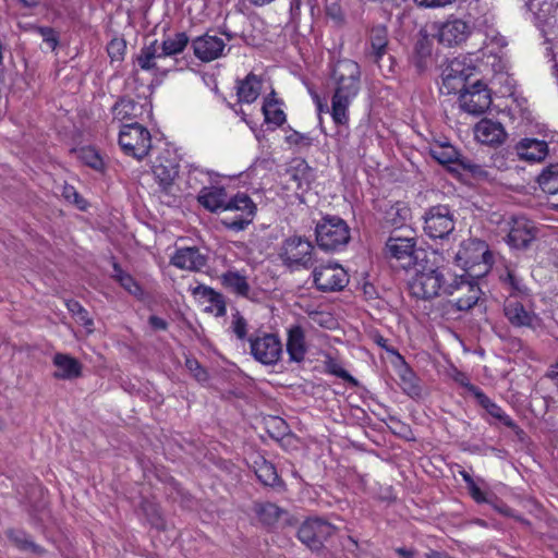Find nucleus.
Returning <instances> with one entry per match:
<instances>
[{
	"label": "nucleus",
	"instance_id": "nucleus-1",
	"mask_svg": "<svg viewBox=\"0 0 558 558\" xmlns=\"http://www.w3.org/2000/svg\"><path fill=\"white\" fill-rule=\"evenodd\" d=\"M360 64L350 59H341L333 63L330 80L335 85L331 97L330 114L337 125L349 122V107L361 89Z\"/></svg>",
	"mask_w": 558,
	"mask_h": 558
},
{
	"label": "nucleus",
	"instance_id": "nucleus-2",
	"mask_svg": "<svg viewBox=\"0 0 558 558\" xmlns=\"http://www.w3.org/2000/svg\"><path fill=\"white\" fill-rule=\"evenodd\" d=\"M493 263V255L485 241L466 239L461 242L454 255V264L464 270L463 275L478 278L487 272Z\"/></svg>",
	"mask_w": 558,
	"mask_h": 558
},
{
	"label": "nucleus",
	"instance_id": "nucleus-3",
	"mask_svg": "<svg viewBox=\"0 0 558 558\" xmlns=\"http://www.w3.org/2000/svg\"><path fill=\"white\" fill-rule=\"evenodd\" d=\"M445 294H457L453 306L460 312H468L474 307L482 313L487 310L485 293L480 288L476 278L468 275L454 276L452 281L446 286Z\"/></svg>",
	"mask_w": 558,
	"mask_h": 558
},
{
	"label": "nucleus",
	"instance_id": "nucleus-4",
	"mask_svg": "<svg viewBox=\"0 0 558 558\" xmlns=\"http://www.w3.org/2000/svg\"><path fill=\"white\" fill-rule=\"evenodd\" d=\"M316 242L325 252L342 251L350 242V228L345 220L338 216L326 215L315 227Z\"/></svg>",
	"mask_w": 558,
	"mask_h": 558
},
{
	"label": "nucleus",
	"instance_id": "nucleus-5",
	"mask_svg": "<svg viewBox=\"0 0 558 558\" xmlns=\"http://www.w3.org/2000/svg\"><path fill=\"white\" fill-rule=\"evenodd\" d=\"M278 256L290 271L310 269L315 264V247L306 238L292 235L282 241Z\"/></svg>",
	"mask_w": 558,
	"mask_h": 558
},
{
	"label": "nucleus",
	"instance_id": "nucleus-6",
	"mask_svg": "<svg viewBox=\"0 0 558 558\" xmlns=\"http://www.w3.org/2000/svg\"><path fill=\"white\" fill-rule=\"evenodd\" d=\"M422 219L424 234L432 240L448 239L456 229V210L446 204L428 207Z\"/></svg>",
	"mask_w": 558,
	"mask_h": 558
},
{
	"label": "nucleus",
	"instance_id": "nucleus-7",
	"mask_svg": "<svg viewBox=\"0 0 558 558\" xmlns=\"http://www.w3.org/2000/svg\"><path fill=\"white\" fill-rule=\"evenodd\" d=\"M476 72V66L465 56L447 59L441 72L442 85L448 94H457L471 83Z\"/></svg>",
	"mask_w": 558,
	"mask_h": 558
},
{
	"label": "nucleus",
	"instance_id": "nucleus-8",
	"mask_svg": "<svg viewBox=\"0 0 558 558\" xmlns=\"http://www.w3.org/2000/svg\"><path fill=\"white\" fill-rule=\"evenodd\" d=\"M119 145L126 155L141 160L150 150L151 136L149 131L138 122L125 123L119 132Z\"/></svg>",
	"mask_w": 558,
	"mask_h": 558
},
{
	"label": "nucleus",
	"instance_id": "nucleus-9",
	"mask_svg": "<svg viewBox=\"0 0 558 558\" xmlns=\"http://www.w3.org/2000/svg\"><path fill=\"white\" fill-rule=\"evenodd\" d=\"M197 201L211 213L251 206V197L247 194L239 192L229 198L226 189L222 186H204L197 196Z\"/></svg>",
	"mask_w": 558,
	"mask_h": 558
},
{
	"label": "nucleus",
	"instance_id": "nucleus-10",
	"mask_svg": "<svg viewBox=\"0 0 558 558\" xmlns=\"http://www.w3.org/2000/svg\"><path fill=\"white\" fill-rule=\"evenodd\" d=\"M337 531V527L327 520L314 517L306 519L298 529L296 536L312 551L319 553L325 547V542Z\"/></svg>",
	"mask_w": 558,
	"mask_h": 558
},
{
	"label": "nucleus",
	"instance_id": "nucleus-11",
	"mask_svg": "<svg viewBox=\"0 0 558 558\" xmlns=\"http://www.w3.org/2000/svg\"><path fill=\"white\" fill-rule=\"evenodd\" d=\"M250 342V353L263 365H276L282 355V343L275 333L259 331L247 338Z\"/></svg>",
	"mask_w": 558,
	"mask_h": 558
},
{
	"label": "nucleus",
	"instance_id": "nucleus-12",
	"mask_svg": "<svg viewBox=\"0 0 558 558\" xmlns=\"http://www.w3.org/2000/svg\"><path fill=\"white\" fill-rule=\"evenodd\" d=\"M504 314L514 328H526L536 331L543 325L542 318L531 308L527 302L513 296L506 299Z\"/></svg>",
	"mask_w": 558,
	"mask_h": 558
},
{
	"label": "nucleus",
	"instance_id": "nucleus-13",
	"mask_svg": "<svg viewBox=\"0 0 558 558\" xmlns=\"http://www.w3.org/2000/svg\"><path fill=\"white\" fill-rule=\"evenodd\" d=\"M461 108L471 114H483L492 105V96L487 86L478 78L458 92Z\"/></svg>",
	"mask_w": 558,
	"mask_h": 558
},
{
	"label": "nucleus",
	"instance_id": "nucleus-14",
	"mask_svg": "<svg viewBox=\"0 0 558 558\" xmlns=\"http://www.w3.org/2000/svg\"><path fill=\"white\" fill-rule=\"evenodd\" d=\"M313 281L320 292L341 291L349 283V275L339 264H327L314 268Z\"/></svg>",
	"mask_w": 558,
	"mask_h": 558
},
{
	"label": "nucleus",
	"instance_id": "nucleus-15",
	"mask_svg": "<svg viewBox=\"0 0 558 558\" xmlns=\"http://www.w3.org/2000/svg\"><path fill=\"white\" fill-rule=\"evenodd\" d=\"M365 56L376 63L379 68L384 57L388 56L389 65L388 71L395 72V58L389 54V35L388 28L385 25L373 26L369 31Z\"/></svg>",
	"mask_w": 558,
	"mask_h": 558
},
{
	"label": "nucleus",
	"instance_id": "nucleus-16",
	"mask_svg": "<svg viewBox=\"0 0 558 558\" xmlns=\"http://www.w3.org/2000/svg\"><path fill=\"white\" fill-rule=\"evenodd\" d=\"M446 283L442 271L434 274L414 275L409 282L411 294L420 300H432L445 293Z\"/></svg>",
	"mask_w": 558,
	"mask_h": 558
},
{
	"label": "nucleus",
	"instance_id": "nucleus-17",
	"mask_svg": "<svg viewBox=\"0 0 558 558\" xmlns=\"http://www.w3.org/2000/svg\"><path fill=\"white\" fill-rule=\"evenodd\" d=\"M472 33V26L463 19L450 15L437 27L438 41L447 47L459 46L464 43Z\"/></svg>",
	"mask_w": 558,
	"mask_h": 558
},
{
	"label": "nucleus",
	"instance_id": "nucleus-18",
	"mask_svg": "<svg viewBox=\"0 0 558 558\" xmlns=\"http://www.w3.org/2000/svg\"><path fill=\"white\" fill-rule=\"evenodd\" d=\"M421 247H416L414 238H401L390 235L386 242V254L396 259L403 269H409L413 265L414 255Z\"/></svg>",
	"mask_w": 558,
	"mask_h": 558
},
{
	"label": "nucleus",
	"instance_id": "nucleus-19",
	"mask_svg": "<svg viewBox=\"0 0 558 558\" xmlns=\"http://www.w3.org/2000/svg\"><path fill=\"white\" fill-rule=\"evenodd\" d=\"M513 151L520 160L535 163L546 159L548 143L535 137H523L513 145Z\"/></svg>",
	"mask_w": 558,
	"mask_h": 558
},
{
	"label": "nucleus",
	"instance_id": "nucleus-20",
	"mask_svg": "<svg viewBox=\"0 0 558 558\" xmlns=\"http://www.w3.org/2000/svg\"><path fill=\"white\" fill-rule=\"evenodd\" d=\"M252 510L260 525L269 531L275 530L281 519L290 522L289 512L270 501H254Z\"/></svg>",
	"mask_w": 558,
	"mask_h": 558
},
{
	"label": "nucleus",
	"instance_id": "nucleus-21",
	"mask_svg": "<svg viewBox=\"0 0 558 558\" xmlns=\"http://www.w3.org/2000/svg\"><path fill=\"white\" fill-rule=\"evenodd\" d=\"M192 47L197 59L209 62L222 56L226 44L222 38L206 33L196 37L192 41Z\"/></svg>",
	"mask_w": 558,
	"mask_h": 558
},
{
	"label": "nucleus",
	"instance_id": "nucleus-22",
	"mask_svg": "<svg viewBox=\"0 0 558 558\" xmlns=\"http://www.w3.org/2000/svg\"><path fill=\"white\" fill-rule=\"evenodd\" d=\"M474 134L478 142L489 146L500 145L507 137L504 125L489 119H483L477 122Z\"/></svg>",
	"mask_w": 558,
	"mask_h": 558
},
{
	"label": "nucleus",
	"instance_id": "nucleus-23",
	"mask_svg": "<svg viewBox=\"0 0 558 558\" xmlns=\"http://www.w3.org/2000/svg\"><path fill=\"white\" fill-rule=\"evenodd\" d=\"M206 257L199 253L197 247H183L177 250L171 257V265L190 271H198L206 265Z\"/></svg>",
	"mask_w": 558,
	"mask_h": 558
},
{
	"label": "nucleus",
	"instance_id": "nucleus-24",
	"mask_svg": "<svg viewBox=\"0 0 558 558\" xmlns=\"http://www.w3.org/2000/svg\"><path fill=\"white\" fill-rule=\"evenodd\" d=\"M286 175L288 177L287 182L293 183L295 190H300L302 192L310 189L313 180L312 168L304 159H298L290 165L286 170Z\"/></svg>",
	"mask_w": 558,
	"mask_h": 558
},
{
	"label": "nucleus",
	"instance_id": "nucleus-25",
	"mask_svg": "<svg viewBox=\"0 0 558 558\" xmlns=\"http://www.w3.org/2000/svg\"><path fill=\"white\" fill-rule=\"evenodd\" d=\"M429 154L438 163L447 166L450 171H459L460 161L464 159L456 147L449 143L435 144L430 147Z\"/></svg>",
	"mask_w": 558,
	"mask_h": 558
},
{
	"label": "nucleus",
	"instance_id": "nucleus-26",
	"mask_svg": "<svg viewBox=\"0 0 558 558\" xmlns=\"http://www.w3.org/2000/svg\"><path fill=\"white\" fill-rule=\"evenodd\" d=\"M53 365L57 367L53 373V377L57 379H74L82 375V364L69 354L56 353Z\"/></svg>",
	"mask_w": 558,
	"mask_h": 558
},
{
	"label": "nucleus",
	"instance_id": "nucleus-27",
	"mask_svg": "<svg viewBox=\"0 0 558 558\" xmlns=\"http://www.w3.org/2000/svg\"><path fill=\"white\" fill-rule=\"evenodd\" d=\"M143 112V107L135 100L126 97L120 98L112 107V123L116 121L125 123L136 122L135 119Z\"/></svg>",
	"mask_w": 558,
	"mask_h": 558
},
{
	"label": "nucleus",
	"instance_id": "nucleus-28",
	"mask_svg": "<svg viewBox=\"0 0 558 558\" xmlns=\"http://www.w3.org/2000/svg\"><path fill=\"white\" fill-rule=\"evenodd\" d=\"M305 333L301 326H292L288 330L287 352L290 361L302 362L306 354Z\"/></svg>",
	"mask_w": 558,
	"mask_h": 558
},
{
	"label": "nucleus",
	"instance_id": "nucleus-29",
	"mask_svg": "<svg viewBox=\"0 0 558 558\" xmlns=\"http://www.w3.org/2000/svg\"><path fill=\"white\" fill-rule=\"evenodd\" d=\"M162 59L165 58L160 53L158 41L156 39L153 40L149 45H145L136 57L137 64L142 70L155 72L162 71L165 73L167 70H163L158 64V61Z\"/></svg>",
	"mask_w": 558,
	"mask_h": 558
},
{
	"label": "nucleus",
	"instance_id": "nucleus-30",
	"mask_svg": "<svg viewBox=\"0 0 558 558\" xmlns=\"http://www.w3.org/2000/svg\"><path fill=\"white\" fill-rule=\"evenodd\" d=\"M412 267L415 270L414 275H425L442 271L440 266V256L437 252H427L424 248H420L414 255Z\"/></svg>",
	"mask_w": 558,
	"mask_h": 558
},
{
	"label": "nucleus",
	"instance_id": "nucleus-31",
	"mask_svg": "<svg viewBox=\"0 0 558 558\" xmlns=\"http://www.w3.org/2000/svg\"><path fill=\"white\" fill-rule=\"evenodd\" d=\"M178 173L179 166L173 162H169L168 165L160 162L154 166V175L159 183L160 192L165 196L172 195L171 190Z\"/></svg>",
	"mask_w": 558,
	"mask_h": 558
},
{
	"label": "nucleus",
	"instance_id": "nucleus-32",
	"mask_svg": "<svg viewBox=\"0 0 558 558\" xmlns=\"http://www.w3.org/2000/svg\"><path fill=\"white\" fill-rule=\"evenodd\" d=\"M262 89V81L253 73L246 75L244 80L238 81L236 95L240 102H254Z\"/></svg>",
	"mask_w": 558,
	"mask_h": 558
},
{
	"label": "nucleus",
	"instance_id": "nucleus-33",
	"mask_svg": "<svg viewBox=\"0 0 558 558\" xmlns=\"http://www.w3.org/2000/svg\"><path fill=\"white\" fill-rule=\"evenodd\" d=\"M191 291L194 296H197L210 303L215 307L217 317H222L226 315L227 305L225 296L220 292H217L213 288L205 284H198Z\"/></svg>",
	"mask_w": 558,
	"mask_h": 558
},
{
	"label": "nucleus",
	"instance_id": "nucleus-34",
	"mask_svg": "<svg viewBox=\"0 0 558 558\" xmlns=\"http://www.w3.org/2000/svg\"><path fill=\"white\" fill-rule=\"evenodd\" d=\"M508 244L517 250L526 248L535 239L533 228L525 223L517 222L509 231L507 236Z\"/></svg>",
	"mask_w": 558,
	"mask_h": 558
},
{
	"label": "nucleus",
	"instance_id": "nucleus-35",
	"mask_svg": "<svg viewBox=\"0 0 558 558\" xmlns=\"http://www.w3.org/2000/svg\"><path fill=\"white\" fill-rule=\"evenodd\" d=\"M113 272L111 278L116 280L125 291L137 299H142L144 295V291L140 283L133 278V276L126 271H124L121 265L113 260L112 262Z\"/></svg>",
	"mask_w": 558,
	"mask_h": 558
},
{
	"label": "nucleus",
	"instance_id": "nucleus-36",
	"mask_svg": "<svg viewBox=\"0 0 558 558\" xmlns=\"http://www.w3.org/2000/svg\"><path fill=\"white\" fill-rule=\"evenodd\" d=\"M221 284L229 291L236 295L248 298L251 287L246 280V277L241 275L239 271L228 270L220 277Z\"/></svg>",
	"mask_w": 558,
	"mask_h": 558
},
{
	"label": "nucleus",
	"instance_id": "nucleus-37",
	"mask_svg": "<svg viewBox=\"0 0 558 558\" xmlns=\"http://www.w3.org/2000/svg\"><path fill=\"white\" fill-rule=\"evenodd\" d=\"M231 211H241L239 216H235L230 219H223L222 225L232 231H242L247 228V226L253 221V218L256 214V205L251 199V206L246 208H232Z\"/></svg>",
	"mask_w": 558,
	"mask_h": 558
},
{
	"label": "nucleus",
	"instance_id": "nucleus-38",
	"mask_svg": "<svg viewBox=\"0 0 558 558\" xmlns=\"http://www.w3.org/2000/svg\"><path fill=\"white\" fill-rule=\"evenodd\" d=\"M189 41V36L184 32L177 33L173 37H168L162 41L161 46H159L160 53L165 59L177 56L183 52Z\"/></svg>",
	"mask_w": 558,
	"mask_h": 558
},
{
	"label": "nucleus",
	"instance_id": "nucleus-39",
	"mask_svg": "<svg viewBox=\"0 0 558 558\" xmlns=\"http://www.w3.org/2000/svg\"><path fill=\"white\" fill-rule=\"evenodd\" d=\"M537 183L547 194L558 193V162L550 163L537 177Z\"/></svg>",
	"mask_w": 558,
	"mask_h": 558
},
{
	"label": "nucleus",
	"instance_id": "nucleus-40",
	"mask_svg": "<svg viewBox=\"0 0 558 558\" xmlns=\"http://www.w3.org/2000/svg\"><path fill=\"white\" fill-rule=\"evenodd\" d=\"M256 465L255 474L262 484L271 487L280 484L281 480L271 462L262 458L260 462H256Z\"/></svg>",
	"mask_w": 558,
	"mask_h": 558
},
{
	"label": "nucleus",
	"instance_id": "nucleus-41",
	"mask_svg": "<svg viewBox=\"0 0 558 558\" xmlns=\"http://www.w3.org/2000/svg\"><path fill=\"white\" fill-rule=\"evenodd\" d=\"M9 539L23 551H31L35 555H41L45 550L39 545L35 544L31 537L20 530H10L7 533Z\"/></svg>",
	"mask_w": 558,
	"mask_h": 558
},
{
	"label": "nucleus",
	"instance_id": "nucleus-42",
	"mask_svg": "<svg viewBox=\"0 0 558 558\" xmlns=\"http://www.w3.org/2000/svg\"><path fill=\"white\" fill-rule=\"evenodd\" d=\"M432 43L428 38L423 37L415 43L414 46V65L422 72L427 69L432 57Z\"/></svg>",
	"mask_w": 558,
	"mask_h": 558
},
{
	"label": "nucleus",
	"instance_id": "nucleus-43",
	"mask_svg": "<svg viewBox=\"0 0 558 558\" xmlns=\"http://www.w3.org/2000/svg\"><path fill=\"white\" fill-rule=\"evenodd\" d=\"M410 217V208L401 203L390 206L385 213L386 225L392 228H401Z\"/></svg>",
	"mask_w": 558,
	"mask_h": 558
},
{
	"label": "nucleus",
	"instance_id": "nucleus-44",
	"mask_svg": "<svg viewBox=\"0 0 558 558\" xmlns=\"http://www.w3.org/2000/svg\"><path fill=\"white\" fill-rule=\"evenodd\" d=\"M465 389L476 399L477 403L484 408L489 415L496 417L502 409L495 403L492 399H489L484 391L477 386L468 383L465 384Z\"/></svg>",
	"mask_w": 558,
	"mask_h": 558
},
{
	"label": "nucleus",
	"instance_id": "nucleus-45",
	"mask_svg": "<svg viewBox=\"0 0 558 558\" xmlns=\"http://www.w3.org/2000/svg\"><path fill=\"white\" fill-rule=\"evenodd\" d=\"M501 280L505 286L510 290V294L508 298H517L527 295V287L523 283V280L510 269H507L505 276H501Z\"/></svg>",
	"mask_w": 558,
	"mask_h": 558
},
{
	"label": "nucleus",
	"instance_id": "nucleus-46",
	"mask_svg": "<svg viewBox=\"0 0 558 558\" xmlns=\"http://www.w3.org/2000/svg\"><path fill=\"white\" fill-rule=\"evenodd\" d=\"M278 102L279 100H264L262 111L267 123L281 126L286 122V113L276 107Z\"/></svg>",
	"mask_w": 558,
	"mask_h": 558
},
{
	"label": "nucleus",
	"instance_id": "nucleus-47",
	"mask_svg": "<svg viewBox=\"0 0 558 558\" xmlns=\"http://www.w3.org/2000/svg\"><path fill=\"white\" fill-rule=\"evenodd\" d=\"M459 170H463L469 173L473 179L478 181H490L493 180L492 172L486 168L482 167L473 162L471 159L464 157L463 160L460 161Z\"/></svg>",
	"mask_w": 558,
	"mask_h": 558
},
{
	"label": "nucleus",
	"instance_id": "nucleus-48",
	"mask_svg": "<svg viewBox=\"0 0 558 558\" xmlns=\"http://www.w3.org/2000/svg\"><path fill=\"white\" fill-rule=\"evenodd\" d=\"M325 368L327 373L335 375L353 386L357 385V380L351 376L350 373L345 371L336 359L327 356L325 361Z\"/></svg>",
	"mask_w": 558,
	"mask_h": 558
},
{
	"label": "nucleus",
	"instance_id": "nucleus-49",
	"mask_svg": "<svg viewBox=\"0 0 558 558\" xmlns=\"http://www.w3.org/2000/svg\"><path fill=\"white\" fill-rule=\"evenodd\" d=\"M66 307L69 312L75 317V319L83 325L85 328H90L94 326L93 319L89 317L87 310L83 307V305L75 300H70L66 302Z\"/></svg>",
	"mask_w": 558,
	"mask_h": 558
},
{
	"label": "nucleus",
	"instance_id": "nucleus-50",
	"mask_svg": "<svg viewBox=\"0 0 558 558\" xmlns=\"http://www.w3.org/2000/svg\"><path fill=\"white\" fill-rule=\"evenodd\" d=\"M81 159L90 168L101 170L104 161L99 154L92 147L83 148L81 150Z\"/></svg>",
	"mask_w": 558,
	"mask_h": 558
},
{
	"label": "nucleus",
	"instance_id": "nucleus-51",
	"mask_svg": "<svg viewBox=\"0 0 558 558\" xmlns=\"http://www.w3.org/2000/svg\"><path fill=\"white\" fill-rule=\"evenodd\" d=\"M326 16L331 20L337 27H341L345 24V14L338 2H332L326 7Z\"/></svg>",
	"mask_w": 558,
	"mask_h": 558
},
{
	"label": "nucleus",
	"instance_id": "nucleus-52",
	"mask_svg": "<svg viewBox=\"0 0 558 558\" xmlns=\"http://www.w3.org/2000/svg\"><path fill=\"white\" fill-rule=\"evenodd\" d=\"M185 366L197 381L205 383L208 380L209 376L207 371L196 359L187 357L185 360Z\"/></svg>",
	"mask_w": 558,
	"mask_h": 558
},
{
	"label": "nucleus",
	"instance_id": "nucleus-53",
	"mask_svg": "<svg viewBox=\"0 0 558 558\" xmlns=\"http://www.w3.org/2000/svg\"><path fill=\"white\" fill-rule=\"evenodd\" d=\"M231 329L239 340H245L247 338V322L240 312H235L232 315Z\"/></svg>",
	"mask_w": 558,
	"mask_h": 558
},
{
	"label": "nucleus",
	"instance_id": "nucleus-54",
	"mask_svg": "<svg viewBox=\"0 0 558 558\" xmlns=\"http://www.w3.org/2000/svg\"><path fill=\"white\" fill-rule=\"evenodd\" d=\"M107 51L112 60H122L125 52V41L118 38L112 39L108 44Z\"/></svg>",
	"mask_w": 558,
	"mask_h": 558
},
{
	"label": "nucleus",
	"instance_id": "nucleus-55",
	"mask_svg": "<svg viewBox=\"0 0 558 558\" xmlns=\"http://www.w3.org/2000/svg\"><path fill=\"white\" fill-rule=\"evenodd\" d=\"M286 142L290 145H301L306 147L312 145V138L308 135L294 130L286 136Z\"/></svg>",
	"mask_w": 558,
	"mask_h": 558
},
{
	"label": "nucleus",
	"instance_id": "nucleus-56",
	"mask_svg": "<svg viewBox=\"0 0 558 558\" xmlns=\"http://www.w3.org/2000/svg\"><path fill=\"white\" fill-rule=\"evenodd\" d=\"M471 497L477 504H492V499L486 496V494L477 486L475 482L471 485L466 486Z\"/></svg>",
	"mask_w": 558,
	"mask_h": 558
},
{
	"label": "nucleus",
	"instance_id": "nucleus-57",
	"mask_svg": "<svg viewBox=\"0 0 558 558\" xmlns=\"http://www.w3.org/2000/svg\"><path fill=\"white\" fill-rule=\"evenodd\" d=\"M375 342L377 345H379L380 348H383L384 350H386V352L390 353L391 355L396 356L397 360L401 363V364H404V359L402 357V355H400V353L398 352L397 349H395L393 347H390L388 345V340L386 338H384L383 336H377L375 338Z\"/></svg>",
	"mask_w": 558,
	"mask_h": 558
},
{
	"label": "nucleus",
	"instance_id": "nucleus-58",
	"mask_svg": "<svg viewBox=\"0 0 558 558\" xmlns=\"http://www.w3.org/2000/svg\"><path fill=\"white\" fill-rule=\"evenodd\" d=\"M63 196L68 199V201H71L72 203L76 204L80 208H83V206L81 205L84 199L83 197L75 191V189L71 185H65L63 187Z\"/></svg>",
	"mask_w": 558,
	"mask_h": 558
},
{
	"label": "nucleus",
	"instance_id": "nucleus-59",
	"mask_svg": "<svg viewBox=\"0 0 558 558\" xmlns=\"http://www.w3.org/2000/svg\"><path fill=\"white\" fill-rule=\"evenodd\" d=\"M492 507L505 517H514L513 510L497 497L490 498Z\"/></svg>",
	"mask_w": 558,
	"mask_h": 558
},
{
	"label": "nucleus",
	"instance_id": "nucleus-60",
	"mask_svg": "<svg viewBox=\"0 0 558 558\" xmlns=\"http://www.w3.org/2000/svg\"><path fill=\"white\" fill-rule=\"evenodd\" d=\"M420 7L424 8H444L454 3L457 0H414Z\"/></svg>",
	"mask_w": 558,
	"mask_h": 558
},
{
	"label": "nucleus",
	"instance_id": "nucleus-61",
	"mask_svg": "<svg viewBox=\"0 0 558 558\" xmlns=\"http://www.w3.org/2000/svg\"><path fill=\"white\" fill-rule=\"evenodd\" d=\"M39 31L44 37V40L49 43L54 48L58 44V38L54 29L51 27H40Z\"/></svg>",
	"mask_w": 558,
	"mask_h": 558
},
{
	"label": "nucleus",
	"instance_id": "nucleus-62",
	"mask_svg": "<svg viewBox=\"0 0 558 558\" xmlns=\"http://www.w3.org/2000/svg\"><path fill=\"white\" fill-rule=\"evenodd\" d=\"M148 323L154 330H167L169 326L167 320L156 315L149 316Z\"/></svg>",
	"mask_w": 558,
	"mask_h": 558
},
{
	"label": "nucleus",
	"instance_id": "nucleus-63",
	"mask_svg": "<svg viewBox=\"0 0 558 558\" xmlns=\"http://www.w3.org/2000/svg\"><path fill=\"white\" fill-rule=\"evenodd\" d=\"M495 418L509 428L515 427V422L504 410Z\"/></svg>",
	"mask_w": 558,
	"mask_h": 558
},
{
	"label": "nucleus",
	"instance_id": "nucleus-64",
	"mask_svg": "<svg viewBox=\"0 0 558 558\" xmlns=\"http://www.w3.org/2000/svg\"><path fill=\"white\" fill-rule=\"evenodd\" d=\"M396 551L402 558H412L414 556V550L404 547H399L396 549Z\"/></svg>",
	"mask_w": 558,
	"mask_h": 558
}]
</instances>
